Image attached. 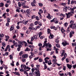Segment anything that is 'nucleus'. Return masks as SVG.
Masks as SVG:
<instances>
[{
	"label": "nucleus",
	"instance_id": "5fc2aeb1",
	"mask_svg": "<svg viewBox=\"0 0 76 76\" xmlns=\"http://www.w3.org/2000/svg\"><path fill=\"white\" fill-rule=\"evenodd\" d=\"M25 69H28L29 70H30V69H31V68H30V67H29L28 66H27V67H26Z\"/></svg>",
	"mask_w": 76,
	"mask_h": 76
},
{
	"label": "nucleus",
	"instance_id": "b1692460",
	"mask_svg": "<svg viewBox=\"0 0 76 76\" xmlns=\"http://www.w3.org/2000/svg\"><path fill=\"white\" fill-rule=\"evenodd\" d=\"M61 31L62 33H64V32H65V30H64V29H63V27H62V28H61Z\"/></svg>",
	"mask_w": 76,
	"mask_h": 76
},
{
	"label": "nucleus",
	"instance_id": "2f4dec72",
	"mask_svg": "<svg viewBox=\"0 0 76 76\" xmlns=\"http://www.w3.org/2000/svg\"><path fill=\"white\" fill-rule=\"evenodd\" d=\"M48 45L49 46V48H51L52 47L51 45L49 43H48Z\"/></svg>",
	"mask_w": 76,
	"mask_h": 76
},
{
	"label": "nucleus",
	"instance_id": "8fccbe9b",
	"mask_svg": "<svg viewBox=\"0 0 76 76\" xmlns=\"http://www.w3.org/2000/svg\"><path fill=\"white\" fill-rule=\"evenodd\" d=\"M20 71L21 72H23V71H26V70H24L23 71L22 69H20Z\"/></svg>",
	"mask_w": 76,
	"mask_h": 76
},
{
	"label": "nucleus",
	"instance_id": "a18cd8bd",
	"mask_svg": "<svg viewBox=\"0 0 76 76\" xmlns=\"http://www.w3.org/2000/svg\"><path fill=\"white\" fill-rule=\"evenodd\" d=\"M23 52H20V53H19V56H22V54H23Z\"/></svg>",
	"mask_w": 76,
	"mask_h": 76
},
{
	"label": "nucleus",
	"instance_id": "4468645a",
	"mask_svg": "<svg viewBox=\"0 0 76 76\" xmlns=\"http://www.w3.org/2000/svg\"><path fill=\"white\" fill-rule=\"evenodd\" d=\"M47 40L45 41L44 42V44H45V45L46 46V48H47V47H48V43H47Z\"/></svg>",
	"mask_w": 76,
	"mask_h": 76
},
{
	"label": "nucleus",
	"instance_id": "f03ea898",
	"mask_svg": "<svg viewBox=\"0 0 76 76\" xmlns=\"http://www.w3.org/2000/svg\"><path fill=\"white\" fill-rule=\"evenodd\" d=\"M7 49H8L9 51H10V45H8L7 46L6 48L4 50L5 52H6L7 50Z\"/></svg>",
	"mask_w": 76,
	"mask_h": 76
},
{
	"label": "nucleus",
	"instance_id": "2eb2a0df",
	"mask_svg": "<svg viewBox=\"0 0 76 76\" xmlns=\"http://www.w3.org/2000/svg\"><path fill=\"white\" fill-rule=\"evenodd\" d=\"M18 42L19 43V44H22V43H25L26 42L24 41H23L22 42H21L20 41L18 40Z\"/></svg>",
	"mask_w": 76,
	"mask_h": 76
},
{
	"label": "nucleus",
	"instance_id": "4d7b16f0",
	"mask_svg": "<svg viewBox=\"0 0 76 76\" xmlns=\"http://www.w3.org/2000/svg\"><path fill=\"white\" fill-rule=\"evenodd\" d=\"M36 29H38V28H40V26H37L36 27Z\"/></svg>",
	"mask_w": 76,
	"mask_h": 76
},
{
	"label": "nucleus",
	"instance_id": "7c9ffc66",
	"mask_svg": "<svg viewBox=\"0 0 76 76\" xmlns=\"http://www.w3.org/2000/svg\"><path fill=\"white\" fill-rule=\"evenodd\" d=\"M38 23L39 25H40V26H42V23L41 22H38Z\"/></svg>",
	"mask_w": 76,
	"mask_h": 76
},
{
	"label": "nucleus",
	"instance_id": "dca6fc26",
	"mask_svg": "<svg viewBox=\"0 0 76 76\" xmlns=\"http://www.w3.org/2000/svg\"><path fill=\"white\" fill-rule=\"evenodd\" d=\"M53 62L54 63H55V64H57V63H56L57 62V59H56L55 58L54 59H53Z\"/></svg>",
	"mask_w": 76,
	"mask_h": 76
},
{
	"label": "nucleus",
	"instance_id": "a878e982",
	"mask_svg": "<svg viewBox=\"0 0 76 76\" xmlns=\"http://www.w3.org/2000/svg\"><path fill=\"white\" fill-rule=\"evenodd\" d=\"M26 12L27 13V14H29L30 13V10H26Z\"/></svg>",
	"mask_w": 76,
	"mask_h": 76
},
{
	"label": "nucleus",
	"instance_id": "6ab92c4d",
	"mask_svg": "<svg viewBox=\"0 0 76 76\" xmlns=\"http://www.w3.org/2000/svg\"><path fill=\"white\" fill-rule=\"evenodd\" d=\"M38 37V35H35L34 36V39H35L36 40H37V39H38V37Z\"/></svg>",
	"mask_w": 76,
	"mask_h": 76
},
{
	"label": "nucleus",
	"instance_id": "774afa93",
	"mask_svg": "<svg viewBox=\"0 0 76 76\" xmlns=\"http://www.w3.org/2000/svg\"><path fill=\"white\" fill-rule=\"evenodd\" d=\"M64 25L65 26H67V23H65L64 24Z\"/></svg>",
	"mask_w": 76,
	"mask_h": 76
},
{
	"label": "nucleus",
	"instance_id": "5701e85b",
	"mask_svg": "<svg viewBox=\"0 0 76 76\" xmlns=\"http://www.w3.org/2000/svg\"><path fill=\"white\" fill-rule=\"evenodd\" d=\"M2 45L3 47H6V43L5 42H2Z\"/></svg>",
	"mask_w": 76,
	"mask_h": 76
},
{
	"label": "nucleus",
	"instance_id": "bb28decb",
	"mask_svg": "<svg viewBox=\"0 0 76 76\" xmlns=\"http://www.w3.org/2000/svg\"><path fill=\"white\" fill-rule=\"evenodd\" d=\"M10 60H13V56L12 55H10Z\"/></svg>",
	"mask_w": 76,
	"mask_h": 76
},
{
	"label": "nucleus",
	"instance_id": "864d4df0",
	"mask_svg": "<svg viewBox=\"0 0 76 76\" xmlns=\"http://www.w3.org/2000/svg\"><path fill=\"white\" fill-rule=\"evenodd\" d=\"M74 1H73V0L72 1L71 3V4H74Z\"/></svg>",
	"mask_w": 76,
	"mask_h": 76
},
{
	"label": "nucleus",
	"instance_id": "cd10ccee",
	"mask_svg": "<svg viewBox=\"0 0 76 76\" xmlns=\"http://www.w3.org/2000/svg\"><path fill=\"white\" fill-rule=\"evenodd\" d=\"M30 51V49L29 48H27L25 50V51Z\"/></svg>",
	"mask_w": 76,
	"mask_h": 76
},
{
	"label": "nucleus",
	"instance_id": "58836bf2",
	"mask_svg": "<svg viewBox=\"0 0 76 76\" xmlns=\"http://www.w3.org/2000/svg\"><path fill=\"white\" fill-rule=\"evenodd\" d=\"M72 46H76V43H72Z\"/></svg>",
	"mask_w": 76,
	"mask_h": 76
},
{
	"label": "nucleus",
	"instance_id": "c03bdc74",
	"mask_svg": "<svg viewBox=\"0 0 76 76\" xmlns=\"http://www.w3.org/2000/svg\"><path fill=\"white\" fill-rule=\"evenodd\" d=\"M18 48H20L22 47V45L19 44V45H18Z\"/></svg>",
	"mask_w": 76,
	"mask_h": 76
},
{
	"label": "nucleus",
	"instance_id": "09e8293b",
	"mask_svg": "<svg viewBox=\"0 0 76 76\" xmlns=\"http://www.w3.org/2000/svg\"><path fill=\"white\" fill-rule=\"evenodd\" d=\"M39 6H42V5H43V4L42 3H39Z\"/></svg>",
	"mask_w": 76,
	"mask_h": 76
},
{
	"label": "nucleus",
	"instance_id": "13d9d810",
	"mask_svg": "<svg viewBox=\"0 0 76 76\" xmlns=\"http://www.w3.org/2000/svg\"><path fill=\"white\" fill-rule=\"evenodd\" d=\"M16 38V36L15 34H14L13 37V39H15V38Z\"/></svg>",
	"mask_w": 76,
	"mask_h": 76
},
{
	"label": "nucleus",
	"instance_id": "f704fd0d",
	"mask_svg": "<svg viewBox=\"0 0 76 76\" xmlns=\"http://www.w3.org/2000/svg\"><path fill=\"white\" fill-rule=\"evenodd\" d=\"M3 66H4V69H5L6 70H7V67L6 66L4 65H3Z\"/></svg>",
	"mask_w": 76,
	"mask_h": 76
},
{
	"label": "nucleus",
	"instance_id": "603ef678",
	"mask_svg": "<svg viewBox=\"0 0 76 76\" xmlns=\"http://www.w3.org/2000/svg\"><path fill=\"white\" fill-rule=\"evenodd\" d=\"M0 62L1 63V64L2 65V64L3 63V61H2V59H1L0 60Z\"/></svg>",
	"mask_w": 76,
	"mask_h": 76
},
{
	"label": "nucleus",
	"instance_id": "69168bd1",
	"mask_svg": "<svg viewBox=\"0 0 76 76\" xmlns=\"http://www.w3.org/2000/svg\"><path fill=\"white\" fill-rule=\"evenodd\" d=\"M30 66H31V67L32 68L34 67V64H30Z\"/></svg>",
	"mask_w": 76,
	"mask_h": 76
},
{
	"label": "nucleus",
	"instance_id": "9b49d317",
	"mask_svg": "<svg viewBox=\"0 0 76 76\" xmlns=\"http://www.w3.org/2000/svg\"><path fill=\"white\" fill-rule=\"evenodd\" d=\"M29 22L28 20H24L23 21V24H24V25H26Z\"/></svg>",
	"mask_w": 76,
	"mask_h": 76
},
{
	"label": "nucleus",
	"instance_id": "c9c22d12",
	"mask_svg": "<svg viewBox=\"0 0 76 76\" xmlns=\"http://www.w3.org/2000/svg\"><path fill=\"white\" fill-rule=\"evenodd\" d=\"M23 7L24 8H29V7L28 6L24 5L23 6Z\"/></svg>",
	"mask_w": 76,
	"mask_h": 76
},
{
	"label": "nucleus",
	"instance_id": "e2e57ef3",
	"mask_svg": "<svg viewBox=\"0 0 76 76\" xmlns=\"http://www.w3.org/2000/svg\"><path fill=\"white\" fill-rule=\"evenodd\" d=\"M34 37H32L31 39V41H34Z\"/></svg>",
	"mask_w": 76,
	"mask_h": 76
},
{
	"label": "nucleus",
	"instance_id": "7ed1b4c3",
	"mask_svg": "<svg viewBox=\"0 0 76 76\" xmlns=\"http://www.w3.org/2000/svg\"><path fill=\"white\" fill-rule=\"evenodd\" d=\"M71 12H68V13H66V15L67 16V18H70V15L72 16L73 15L72 14Z\"/></svg>",
	"mask_w": 76,
	"mask_h": 76
},
{
	"label": "nucleus",
	"instance_id": "c85d7f7f",
	"mask_svg": "<svg viewBox=\"0 0 76 76\" xmlns=\"http://www.w3.org/2000/svg\"><path fill=\"white\" fill-rule=\"evenodd\" d=\"M48 32V34H49L50 33V32H51V30L49 28L48 29V30H47Z\"/></svg>",
	"mask_w": 76,
	"mask_h": 76
},
{
	"label": "nucleus",
	"instance_id": "e433bc0d",
	"mask_svg": "<svg viewBox=\"0 0 76 76\" xmlns=\"http://www.w3.org/2000/svg\"><path fill=\"white\" fill-rule=\"evenodd\" d=\"M0 36L2 38V37H4V34H0Z\"/></svg>",
	"mask_w": 76,
	"mask_h": 76
},
{
	"label": "nucleus",
	"instance_id": "f3484780",
	"mask_svg": "<svg viewBox=\"0 0 76 76\" xmlns=\"http://www.w3.org/2000/svg\"><path fill=\"white\" fill-rule=\"evenodd\" d=\"M72 26V29H76V24H74Z\"/></svg>",
	"mask_w": 76,
	"mask_h": 76
},
{
	"label": "nucleus",
	"instance_id": "79ce46f5",
	"mask_svg": "<svg viewBox=\"0 0 76 76\" xmlns=\"http://www.w3.org/2000/svg\"><path fill=\"white\" fill-rule=\"evenodd\" d=\"M36 19L37 20H39V18L37 16L36 17Z\"/></svg>",
	"mask_w": 76,
	"mask_h": 76
},
{
	"label": "nucleus",
	"instance_id": "338daca9",
	"mask_svg": "<svg viewBox=\"0 0 76 76\" xmlns=\"http://www.w3.org/2000/svg\"><path fill=\"white\" fill-rule=\"evenodd\" d=\"M34 18H35V15H33L32 16L31 19H34Z\"/></svg>",
	"mask_w": 76,
	"mask_h": 76
},
{
	"label": "nucleus",
	"instance_id": "412c9836",
	"mask_svg": "<svg viewBox=\"0 0 76 76\" xmlns=\"http://www.w3.org/2000/svg\"><path fill=\"white\" fill-rule=\"evenodd\" d=\"M54 50H56V54H57V48H56L55 46H54Z\"/></svg>",
	"mask_w": 76,
	"mask_h": 76
},
{
	"label": "nucleus",
	"instance_id": "423d86ee",
	"mask_svg": "<svg viewBox=\"0 0 76 76\" xmlns=\"http://www.w3.org/2000/svg\"><path fill=\"white\" fill-rule=\"evenodd\" d=\"M62 44L64 46H66V45H69V43L67 42V41H64L62 43Z\"/></svg>",
	"mask_w": 76,
	"mask_h": 76
},
{
	"label": "nucleus",
	"instance_id": "f257e3e1",
	"mask_svg": "<svg viewBox=\"0 0 76 76\" xmlns=\"http://www.w3.org/2000/svg\"><path fill=\"white\" fill-rule=\"evenodd\" d=\"M36 71V76H40V73H39V71L38 70L39 69L38 68H35Z\"/></svg>",
	"mask_w": 76,
	"mask_h": 76
},
{
	"label": "nucleus",
	"instance_id": "1a4fd4ad",
	"mask_svg": "<svg viewBox=\"0 0 76 76\" xmlns=\"http://www.w3.org/2000/svg\"><path fill=\"white\" fill-rule=\"evenodd\" d=\"M74 34H75V31H72L70 32L69 36L70 38H72L73 37V35Z\"/></svg>",
	"mask_w": 76,
	"mask_h": 76
},
{
	"label": "nucleus",
	"instance_id": "20e7f679",
	"mask_svg": "<svg viewBox=\"0 0 76 76\" xmlns=\"http://www.w3.org/2000/svg\"><path fill=\"white\" fill-rule=\"evenodd\" d=\"M65 50H63V52L61 53V56L63 57V55L64 57H66L67 56V54H66V53H65Z\"/></svg>",
	"mask_w": 76,
	"mask_h": 76
},
{
	"label": "nucleus",
	"instance_id": "a19ab883",
	"mask_svg": "<svg viewBox=\"0 0 76 76\" xmlns=\"http://www.w3.org/2000/svg\"><path fill=\"white\" fill-rule=\"evenodd\" d=\"M29 76H34V73L30 72L29 74Z\"/></svg>",
	"mask_w": 76,
	"mask_h": 76
},
{
	"label": "nucleus",
	"instance_id": "bf43d9fd",
	"mask_svg": "<svg viewBox=\"0 0 76 76\" xmlns=\"http://www.w3.org/2000/svg\"><path fill=\"white\" fill-rule=\"evenodd\" d=\"M16 12H19V13H20V11L18 9H17V10H16Z\"/></svg>",
	"mask_w": 76,
	"mask_h": 76
},
{
	"label": "nucleus",
	"instance_id": "6e6552de",
	"mask_svg": "<svg viewBox=\"0 0 76 76\" xmlns=\"http://www.w3.org/2000/svg\"><path fill=\"white\" fill-rule=\"evenodd\" d=\"M70 23H71V25H69V26L71 28H72V26H73V23H74V21L71 20L70 21Z\"/></svg>",
	"mask_w": 76,
	"mask_h": 76
},
{
	"label": "nucleus",
	"instance_id": "0eeeda50",
	"mask_svg": "<svg viewBox=\"0 0 76 76\" xmlns=\"http://www.w3.org/2000/svg\"><path fill=\"white\" fill-rule=\"evenodd\" d=\"M23 58H26L28 57V54H24L22 55Z\"/></svg>",
	"mask_w": 76,
	"mask_h": 76
},
{
	"label": "nucleus",
	"instance_id": "39448f33",
	"mask_svg": "<svg viewBox=\"0 0 76 76\" xmlns=\"http://www.w3.org/2000/svg\"><path fill=\"white\" fill-rule=\"evenodd\" d=\"M57 19L55 18H54L53 20L50 21L51 22H54L55 23H57Z\"/></svg>",
	"mask_w": 76,
	"mask_h": 76
},
{
	"label": "nucleus",
	"instance_id": "052dcab7",
	"mask_svg": "<svg viewBox=\"0 0 76 76\" xmlns=\"http://www.w3.org/2000/svg\"><path fill=\"white\" fill-rule=\"evenodd\" d=\"M51 29H54L55 28V26H50Z\"/></svg>",
	"mask_w": 76,
	"mask_h": 76
},
{
	"label": "nucleus",
	"instance_id": "ea45409f",
	"mask_svg": "<svg viewBox=\"0 0 76 76\" xmlns=\"http://www.w3.org/2000/svg\"><path fill=\"white\" fill-rule=\"evenodd\" d=\"M66 58V56H64V57H63L61 59V60L62 61H63L65 58Z\"/></svg>",
	"mask_w": 76,
	"mask_h": 76
},
{
	"label": "nucleus",
	"instance_id": "a211bd4d",
	"mask_svg": "<svg viewBox=\"0 0 76 76\" xmlns=\"http://www.w3.org/2000/svg\"><path fill=\"white\" fill-rule=\"evenodd\" d=\"M13 29H14V26L12 25L11 27L10 31H12V30H13Z\"/></svg>",
	"mask_w": 76,
	"mask_h": 76
},
{
	"label": "nucleus",
	"instance_id": "72a5a7b5",
	"mask_svg": "<svg viewBox=\"0 0 76 76\" xmlns=\"http://www.w3.org/2000/svg\"><path fill=\"white\" fill-rule=\"evenodd\" d=\"M48 64L49 65H51L52 63H51V61H48Z\"/></svg>",
	"mask_w": 76,
	"mask_h": 76
},
{
	"label": "nucleus",
	"instance_id": "4be33fe9",
	"mask_svg": "<svg viewBox=\"0 0 76 76\" xmlns=\"http://www.w3.org/2000/svg\"><path fill=\"white\" fill-rule=\"evenodd\" d=\"M0 7H3L4 6V4L3 3H0Z\"/></svg>",
	"mask_w": 76,
	"mask_h": 76
},
{
	"label": "nucleus",
	"instance_id": "9d476101",
	"mask_svg": "<svg viewBox=\"0 0 76 76\" xmlns=\"http://www.w3.org/2000/svg\"><path fill=\"white\" fill-rule=\"evenodd\" d=\"M26 65H23L22 64L21 66V69L24 68V70H26V69H25V68H26Z\"/></svg>",
	"mask_w": 76,
	"mask_h": 76
},
{
	"label": "nucleus",
	"instance_id": "473e14b6",
	"mask_svg": "<svg viewBox=\"0 0 76 76\" xmlns=\"http://www.w3.org/2000/svg\"><path fill=\"white\" fill-rule=\"evenodd\" d=\"M35 4L32 3V2H31V6H34V7H35L36 6V5H35V4Z\"/></svg>",
	"mask_w": 76,
	"mask_h": 76
},
{
	"label": "nucleus",
	"instance_id": "aec40b11",
	"mask_svg": "<svg viewBox=\"0 0 76 76\" xmlns=\"http://www.w3.org/2000/svg\"><path fill=\"white\" fill-rule=\"evenodd\" d=\"M13 45H14V46H15V47H18V45L19 44H18V43L15 42V43H14V44Z\"/></svg>",
	"mask_w": 76,
	"mask_h": 76
},
{
	"label": "nucleus",
	"instance_id": "49530a36",
	"mask_svg": "<svg viewBox=\"0 0 76 76\" xmlns=\"http://www.w3.org/2000/svg\"><path fill=\"white\" fill-rule=\"evenodd\" d=\"M18 4L19 7H21V4L20 2H18Z\"/></svg>",
	"mask_w": 76,
	"mask_h": 76
},
{
	"label": "nucleus",
	"instance_id": "393cba45",
	"mask_svg": "<svg viewBox=\"0 0 76 76\" xmlns=\"http://www.w3.org/2000/svg\"><path fill=\"white\" fill-rule=\"evenodd\" d=\"M31 30H26V34H29V32H31Z\"/></svg>",
	"mask_w": 76,
	"mask_h": 76
},
{
	"label": "nucleus",
	"instance_id": "4c0bfd02",
	"mask_svg": "<svg viewBox=\"0 0 76 76\" xmlns=\"http://www.w3.org/2000/svg\"><path fill=\"white\" fill-rule=\"evenodd\" d=\"M32 72V73H34V72L35 71V69L34 68H32L31 69Z\"/></svg>",
	"mask_w": 76,
	"mask_h": 76
},
{
	"label": "nucleus",
	"instance_id": "0e129e2a",
	"mask_svg": "<svg viewBox=\"0 0 76 76\" xmlns=\"http://www.w3.org/2000/svg\"><path fill=\"white\" fill-rule=\"evenodd\" d=\"M38 23V21H36L35 22V24L36 25H37Z\"/></svg>",
	"mask_w": 76,
	"mask_h": 76
},
{
	"label": "nucleus",
	"instance_id": "3c124183",
	"mask_svg": "<svg viewBox=\"0 0 76 76\" xmlns=\"http://www.w3.org/2000/svg\"><path fill=\"white\" fill-rule=\"evenodd\" d=\"M39 62H42V59L41 58H39Z\"/></svg>",
	"mask_w": 76,
	"mask_h": 76
},
{
	"label": "nucleus",
	"instance_id": "6e6d98bb",
	"mask_svg": "<svg viewBox=\"0 0 76 76\" xmlns=\"http://www.w3.org/2000/svg\"><path fill=\"white\" fill-rule=\"evenodd\" d=\"M66 69V66H64L63 68V69L64 70H65Z\"/></svg>",
	"mask_w": 76,
	"mask_h": 76
},
{
	"label": "nucleus",
	"instance_id": "c756f323",
	"mask_svg": "<svg viewBox=\"0 0 76 76\" xmlns=\"http://www.w3.org/2000/svg\"><path fill=\"white\" fill-rule=\"evenodd\" d=\"M42 44H41V43H39L38 44V46H39V47H42Z\"/></svg>",
	"mask_w": 76,
	"mask_h": 76
},
{
	"label": "nucleus",
	"instance_id": "ddd939ff",
	"mask_svg": "<svg viewBox=\"0 0 76 76\" xmlns=\"http://www.w3.org/2000/svg\"><path fill=\"white\" fill-rule=\"evenodd\" d=\"M67 67H68V69H70L72 67V66L71 65H70L69 64H67Z\"/></svg>",
	"mask_w": 76,
	"mask_h": 76
},
{
	"label": "nucleus",
	"instance_id": "680f3d73",
	"mask_svg": "<svg viewBox=\"0 0 76 76\" xmlns=\"http://www.w3.org/2000/svg\"><path fill=\"white\" fill-rule=\"evenodd\" d=\"M39 58V57H37V58H35L34 59V60H38Z\"/></svg>",
	"mask_w": 76,
	"mask_h": 76
},
{
	"label": "nucleus",
	"instance_id": "f8f14e48",
	"mask_svg": "<svg viewBox=\"0 0 76 76\" xmlns=\"http://www.w3.org/2000/svg\"><path fill=\"white\" fill-rule=\"evenodd\" d=\"M53 37H54V35L53 34H51V33H50V36H49V38L50 39H52L53 38Z\"/></svg>",
	"mask_w": 76,
	"mask_h": 76
},
{
	"label": "nucleus",
	"instance_id": "de8ad7c7",
	"mask_svg": "<svg viewBox=\"0 0 76 76\" xmlns=\"http://www.w3.org/2000/svg\"><path fill=\"white\" fill-rule=\"evenodd\" d=\"M5 6L6 7H8L9 6V4H6L5 5Z\"/></svg>",
	"mask_w": 76,
	"mask_h": 76
},
{
	"label": "nucleus",
	"instance_id": "37998d69",
	"mask_svg": "<svg viewBox=\"0 0 76 76\" xmlns=\"http://www.w3.org/2000/svg\"><path fill=\"white\" fill-rule=\"evenodd\" d=\"M30 27H31L32 28V27H33L34 26V24L33 23H31L30 24Z\"/></svg>",
	"mask_w": 76,
	"mask_h": 76
}]
</instances>
